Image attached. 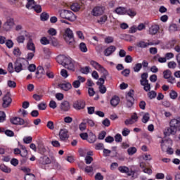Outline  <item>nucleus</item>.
I'll return each mask as SVG.
<instances>
[{"instance_id":"obj_1","label":"nucleus","mask_w":180,"mask_h":180,"mask_svg":"<svg viewBox=\"0 0 180 180\" xmlns=\"http://www.w3.org/2000/svg\"><path fill=\"white\" fill-rule=\"evenodd\" d=\"M90 65L95 68V70H97L99 72L103 74L101 77L98 79L97 82V85H99V86H103V84H105V79H106V77L109 75V73L108 72V70L103 68L101 64H99L98 62L95 60H91L90 62Z\"/></svg>"},{"instance_id":"obj_2","label":"nucleus","mask_w":180,"mask_h":180,"mask_svg":"<svg viewBox=\"0 0 180 180\" xmlns=\"http://www.w3.org/2000/svg\"><path fill=\"white\" fill-rule=\"evenodd\" d=\"M57 61L61 65H63L65 68L70 70V71H75V61L72 60L70 56H59L57 58Z\"/></svg>"},{"instance_id":"obj_3","label":"nucleus","mask_w":180,"mask_h":180,"mask_svg":"<svg viewBox=\"0 0 180 180\" xmlns=\"http://www.w3.org/2000/svg\"><path fill=\"white\" fill-rule=\"evenodd\" d=\"M176 131H180V118L173 119L169 122V127L165 131V135L171 136L176 134Z\"/></svg>"},{"instance_id":"obj_4","label":"nucleus","mask_w":180,"mask_h":180,"mask_svg":"<svg viewBox=\"0 0 180 180\" xmlns=\"http://www.w3.org/2000/svg\"><path fill=\"white\" fill-rule=\"evenodd\" d=\"M59 15L60 18L67 19V20L70 22H75V20H77V16L70 10H61L59 11Z\"/></svg>"},{"instance_id":"obj_5","label":"nucleus","mask_w":180,"mask_h":180,"mask_svg":"<svg viewBox=\"0 0 180 180\" xmlns=\"http://www.w3.org/2000/svg\"><path fill=\"white\" fill-rule=\"evenodd\" d=\"M29 65V62L25 59H18L15 63V72H20L23 70H26Z\"/></svg>"},{"instance_id":"obj_6","label":"nucleus","mask_w":180,"mask_h":180,"mask_svg":"<svg viewBox=\"0 0 180 180\" xmlns=\"http://www.w3.org/2000/svg\"><path fill=\"white\" fill-rule=\"evenodd\" d=\"M63 39L68 44H70V46L74 45V33L72 32V30H71V29L67 28L65 30Z\"/></svg>"},{"instance_id":"obj_7","label":"nucleus","mask_w":180,"mask_h":180,"mask_svg":"<svg viewBox=\"0 0 180 180\" xmlns=\"http://www.w3.org/2000/svg\"><path fill=\"white\" fill-rule=\"evenodd\" d=\"M141 78L140 81L141 85L143 86L144 91H146V92H148V91L151 89V86L150 83H148V79H147V78H148V73L147 72L143 73L141 76Z\"/></svg>"},{"instance_id":"obj_8","label":"nucleus","mask_w":180,"mask_h":180,"mask_svg":"<svg viewBox=\"0 0 180 180\" xmlns=\"http://www.w3.org/2000/svg\"><path fill=\"white\" fill-rule=\"evenodd\" d=\"M25 37L29 39L27 43V49L33 53H36V46H34V43H33V39H32L30 34L29 32H25Z\"/></svg>"},{"instance_id":"obj_9","label":"nucleus","mask_w":180,"mask_h":180,"mask_svg":"<svg viewBox=\"0 0 180 180\" xmlns=\"http://www.w3.org/2000/svg\"><path fill=\"white\" fill-rule=\"evenodd\" d=\"M157 44H159V43L146 42L144 41H139L136 44V46L137 47H140V49H146V47H148V46H157Z\"/></svg>"},{"instance_id":"obj_10","label":"nucleus","mask_w":180,"mask_h":180,"mask_svg":"<svg viewBox=\"0 0 180 180\" xmlns=\"http://www.w3.org/2000/svg\"><path fill=\"white\" fill-rule=\"evenodd\" d=\"M12 103V98H11V94L7 93L3 98V107L8 108L9 105Z\"/></svg>"},{"instance_id":"obj_11","label":"nucleus","mask_w":180,"mask_h":180,"mask_svg":"<svg viewBox=\"0 0 180 180\" xmlns=\"http://www.w3.org/2000/svg\"><path fill=\"white\" fill-rule=\"evenodd\" d=\"M126 98H127V106L128 108H131L133 106V102H134V98H133V91L128 92Z\"/></svg>"},{"instance_id":"obj_12","label":"nucleus","mask_w":180,"mask_h":180,"mask_svg":"<svg viewBox=\"0 0 180 180\" xmlns=\"http://www.w3.org/2000/svg\"><path fill=\"white\" fill-rule=\"evenodd\" d=\"M73 108L76 109V110H81V109H84L85 108V101L83 100H78L73 103Z\"/></svg>"},{"instance_id":"obj_13","label":"nucleus","mask_w":180,"mask_h":180,"mask_svg":"<svg viewBox=\"0 0 180 180\" xmlns=\"http://www.w3.org/2000/svg\"><path fill=\"white\" fill-rule=\"evenodd\" d=\"M39 162L42 165H49V164H52L53 162V158L50 159L47 155L42 156L39 159Z\"/></svg>"},{"instance_id":"obj_14","label":"nucleus","mask_w":180,"mask_h":180,"mask_svg":"<svg viewBox=\"0 0 180 180\" xmlns=\"http://www.w3.org/2000/svg\"><path fill=\"white\" fill-rule=\"evenodd\" d=\"M69 137L68 130L65 129H60L59 132V139L61 141H65Z\"/></svg>"},{"instance_id":"obj_15","label":"nucleus","mask_w":180,"mask_h":180,"mask_svg":"<svg viewBox=\"0 0 180 180\" xmlns=\"http://www.w3.org/2000/svg\"><path fill=\"white\" fill-rule=\"evenodd\" d=\"M58 88L62 91H70L72 88V85L70 82L60 83L58 85Z\"/></svg>"},{"instance_id":"obj_16","label":"nucleus","mask_w":180,"mask_h":180,"mask_svg":"<svg viewBox=\"0 0 180 180\" xmlns=\"http://www.w3.org/2000/svg\"><path fill=\"white\" fill-rule=\"evenodd\" d=\"M116 51V46L111 45L104 50V56L109 57Z\"/></svg>"},{"instance_id":"obj_17","label":"nucleus","mask_w":180,"mask_h":180,"mask_svg":"<svg viewBox=\"0 0 180 180\" xmlns=\"http://www.w3.org/2000/svg\"><path fill=\"white\" fill-rule=\"evenodd\" d=\"M11 122L13 124H16L18 126H22L26 122L25 120L18 117L11 118Z\"/></svg>"},{"instance_id":"obj_18","label":"nucleus","mask_w":180,"mask_h":180,"mask_svg":"<svg viewBox=\"0 0 180 180\" xmlns=\"http://www.w3.org/2000/svg\"><path fill=\"white\" fill-rule=\"evenodd\" d=\"M93 16H101L103 13V7L96 6L95 7L91 12Z\"/></svg>"},{"instance_id":"obj_19","label":"nucleus","mask_w":180,"mask_h":180,"mask_svg":"<svg viewBox=\"0 0 180 180\" xmlns=\"http://www.w3.org/2000/svg\"><path fill=\"white\" fill-rule=\"evenodd\" d=\"M119 172H122V174H129V176L131 175H134V172L133 170H130L129 167L126 166H121L118 168Z\"/></svg>"},{"instance_id":"obj_20","label":"nucleus","mask_w":180,"mask_h":180,"mask_svg":"<svg viewBox=\"0 0 180 180\" xmlns=\"http://www.w3.org/2000/svg\"><path fill=\"white\" fill-rule=\"evenodd\" d=\"M18 147L20 150V155L22 157V158H26V157H27V149H26V146L18 142Z\"/></svg>"},{"instance_id":"obj_21","label":"nucleus","mask_w":180,"mask_h":180,"mask_svg":"<svg viewBox=\"0 0 180 180\" xmlns=\"http://www.w3.org/2000/svg\"><path fill=\"white\" fill-rule=\"evenodd\" d=\"M13 26H15V20H13V18H8L4 24V27H6V30L12 29Z\"/></svg>"},{"instance_id":"obj_22","label":"nucleus","mask_w":180,"mask_h":180,"mask_svg":"<svg viewBox=\"0 0 180 180\" xmlns=\"http://www.w3.org/2000/svg\"><path fill=\"white\" fill-rule=\"evenodd\" d=\"M140 168H141L143 172L145 174H152L153 171L151 169L147 168V165L146 164V162H142L140 163Z\"/></svg>"},{"instance_id":"obj_23","label":"nucleus","mask_w":180,"mask_h":180,"mask_svg":"<svg viewBox=\"0 0 180 180\" xmlns=\"http://www.w3.org/2000/svg\"><path fill=\"white\" fill-rule=\"evenodd\" d=\"M71 109V106L70 105V103L68 101H63L60 104V110L63 112H68Z\"/></svg>"},{"instance_id":"obj_24","label":"nucleus","mask_w":180,"mask_h":180,"mask_svg":"<svg viewBox=\"0 0 180 180\" xmlns=\"http://www.w3.org/2000/svg\"><path fill=\"white\" fill-rule=\"evenodd\" d=\"M168 144L172 145V140L171 139L162 140L161 141L162 150H165V148L168 147Z\"/></svg>"},{"instance_id":"obj_25","label":"nucleus","mask_w":180,"mask_h":180,"mask_svg":"<svg viewBox=\"0 0 180 180\" xmlns=\"http://www.w3.org/2000/svg\"><path fill=\"white\" fill-rule=\"evenodd\" d=\"M158 30H160V27L158 25H152L149 28V33L150 34H156V33L158 32Z\"/></svg>"},{"instance_id":"obj_26","label":"nucleus","mask_w":180,"mask_h":180,"mask_svg":"<svg viewBox=\"0 0 180 180\" xmlns=\"http://www.w3.org/2000/svg\"><path fill=\"white\" fill-rule=\"evenodd\" d=\"M115 13H117V15H126L127 13V8L124 7H117L115 9Z\"/></svg>"},{"instance_id":"obj_27","label":"nucleus","mask_w":180,"mask_h":180,"mask_svg":"<svg viewBox=\"0 0 180 180\" xmlns=\"http://www.w3.org/2000/svg\"><path fill=\"white\" fill-rule=\"evenodd\" d=\"M119 102H120L119 96H114L110 101V104L112 106H117V105H119Z\"/></svg>"},{"instance_id":"obj_28","label":"nucleus","mask_w":180,"mask_h":180,"mask_svg":"<svg viewBox=\"0 0 180 180\" xmlns=\"http://www.w3.org/2000/svg\"><path fill=\"white\" fill-rule=\"evenodd\" d=\"M169 33H175V32H178V25L176 24H171L169 27Z\"/></svg>"},{"instance_id":"obj_29","label":"nucleus","mask_w":180,"mask_h":180,"mask_svg":"<svg viewBox=\"0 0 180 180\" xmlns=\"http://www.w3.org/2000/svg\"><path fill=\"white\" fill-rule=\"evenodd\" d=\"M26 36L25 35H18L15 40L17 41V43H18V44H23V43H25V40H26Z\"/></svg>"},{"instance_id":"obj_30","label":"nucleus","mask_w":180,"mask_h":180,"mask_svg":"<svg viewBox=\"0 0 180 180\" xmlns=\"http://www.w3.org/2000/svg\"><path fill=\"white\" fill-rule=\"evenodd\" d=\"M79 50L82 53H86L88 51V48L86 47V44L85 43L82 42L79 44Z\"/></svg>"},{"instance_id":"obj_31","label":"nucleus","mask_w":180,"mask_h":180,"mask_svg":"<svg viewBox=\"0 0 180 180\" xmlns=\"http://www.w3.org/2000/svg\"><path fill=\"white\" fill-rule=\"evenodd\" d=\"M33 99H34V101H37V102H40V101H41V99H43V94H34L32 96Z\"/></svg>"},{"instance_id":"obj_32","label":"nucleus","mask_w":180,"mask_h":180,"mask_svg":"<svg viewBox=\"0 0 180 180\" xmlns=\"http://www.w3.org/2000/svg\"><path fill=\"white\" fill-rule=\"evenodd\" d=\"M129 155H134L137 153V148L136 147H130L127 149Z\"/></svg>"},{"instance_id":"obj_33","label":"nucleus","mask_w":180,"mask_h":180,"mask_svg":"<svg viewBox=\"0 0 180 180\" xmlns=\"http://www.w3.org/2000/svg\"><path fill=\"white\" fill-rule=\"evenodd\" d=\"M35 6H36V3L34 2V0L29 1L26 4V8L27 9H33Z\"/></svg>"},{"instance_id":"obj_34","label":"nucleus","mask_w":180,"mask_h":180,"mask_svg":"<svg viewBox=\"0 0 180 180\" xmlns=\"http://www.w3.org/2000/svg\"><path fill=\"white\" fill-rule=\"evenodd\" d=\"M0 169L3 172H6V174L11 173V169L7 167L6 165H0Z\"/></svg>"},{"instance_id":"obj_35","label":"nucleus","mask_w":180,"mask_h":180,"mask_svg":"<svg viewBox=\"0 0 180 180\" xmlns=\"http://www.w3.org/2000/svg\"><path fill=\"white\" fill-rule=\"evenodd\" d=\"M126 15H128V16H130V18H134V16L137 15V13L134 10L127 9Z\"/></svg>"},{"instance_id":"obj_36","label":"nucleus","mask_w":180,"mask_h":180,"mask_svg":"<svg viewBox=\"0 0 180 180\" xmlns=\"http://www.w3.org/2000/svg\"><path fill=\"white\" fill-rule=\"evenodd\" d=\"M52 163L53 168L55 169H61V165L57 161H56V159L54 158H52Z\"/></svg>"},{"instance_id":"obj_37","label":"nucleus","mask_w":180,"mask_h":180,"mask_svg":"<svg viewBox=\"0 0 180 180\" xmlns=\"http://www.w3.org/2000/svg\"><path fill=\"white\" fill-rule=\"evenodd\" d=\"M70 9L73 11V12H78V11H79L80 9L79 4H78L77 3H74L71 6Z\"/></svg>"},{"instance_id":"obj_38","label":"nucleus","mask_w":180,"mask_h":180,"mask_svg":"<svg viewBox=\"0 0 180 180\" xmlns=\"http://www.w3.org/2000/svg\"><path fill=\"white\" fill-rule=\"evenodd\" d=\"M87 141L89 143H95V141H96V136H95V134L91 133L89 135V138H87Z\"/></svg>"},{"instance_id":"obj_39","label":"nucleus","mask_w":180,"mask_h":180,"mask_svg":"<svg viewBox=\"0 0 180 180\" xmlns=\"http://www.w3.org/2000/svg\"><path fill=\"white\" fill-rule=\"evenodd\" d=\"M141 68H143V65H141V63H136L133 68V70L134 72H140Z\"/></svg>"},{"instance_id":"obj_40","label":"nucleus","mask_w":180,"mask_h":180,"mask_svg":"<svg viewBox=\"0 0 180 180\" xmlns=\"http://www.w3.org/2000/svg\"><path fill=\"white\" fill-rule=\"evenodd\" d=\"M41 20L43 22H46V20H49V18H50V15L47 13H42L40 15Z\"/></svg>"},{"instance_id":"obj_41","label":"nucleus","mask_w":180,"mask_h":180,"mask_svg":"<svg viewBox=\"0 0 180 180\" xmlns=\"http://www.w3.org/2000/svg\"><path fill=\"white\" fill-rule=\"evenodd\" d=\"M150 120V114L148 112H146L142 117V122L147 123Z\"/></svg>"},{"instance_id":"obj_42","label":"nucleus","mask_w":180,"mask_h":180,"mask_svg":"<svg viewBox=\"0 0 180 180\" xmlns=\"http://www.w3.org/2000/svg\"><path fill=\"white\" fill-rule=\"evenodd\" d=\"M106 20H108V16L103 15L99 18V20H98V23H99L100 25H103V23L106 22Z\"/></svg>"},{"instance_id":"obj_43","label":"nucleus","mask_w":180,"mask_h":180,"mask_svg":"<svg viewBox=\"0 0 180 180\" xmlns=\"http://www.w3.org/2000/svg\"><path fill=\"white\" fill-rule=\"evenodd\" d=\"M37 108L39 110H46L47 109V104L45 103H40L38 104Z\"/></svg>"},{"instance_id":"obj_44","label":"nucleus","mask_w":180,"mask_h":180,"mask_svg":"<svg viewBox=\"0 0 180 180\" xmlns=\"http://www.w3.org/2000/svg\"><path fill=\"white\" fill-rule=\"evenodd\" d=\"M95 168V165H91V166H86L84 169L85 172H87V174H89V172H92L94 171V169Z\"/></svg>"},{"instance_id":"obj_45","label":"nucleus","mask_w":180,"mask_h":180,"mask_svg":"<svg viewBox=\"0 0 180 180\" xmlns=\"http://www.w3.org/2000/svg\"><path fill=\"white\" fill-rule=\"evenodd\" d=\"M40 43L44 46H46L47 44H50V41L47 39V37H44L40 39Z\"/></svg>"},{"instance_id":"obj_46","label":"nucleus","mask_w":180,"mask_h":180,"mask_svg":"<svg viewBox=\"0 0 180 180\" xmlns=\"http://www.w3.org/2000/svg\"><path fill=\"white\" fill-rule=\"evenodd\" d=\"M82 74L88 75L91 72V68L89 66H86L85 68H82L81 69Z\"/></svg>"},{"instance_id":"obj_47","label":"nucleus","mask_w":180,"mask_h":180,"mask_svg":"<svg viewBox=\"0 0 180 180\" xmlns=\"http://www.w3.org/2000/svg\"><path fill=\"white\" fill-rule=\"evenodd\" d=\"M163 75H164V78H165L166 79H168V78H171V70H167L163 72Z\"/></svg>"},{"instance_id":"obj_48","label":"nucleus","mask_w":180,"mask_h":180,"mask_svg":"<svg viewBox=\"0 0 180 180\" xmlns=\"http://www.w3.org/2000/svg\"><path fill=\"white\" fill-rule=\"evenodd\" d=\"M25 180H36V176L33 174H27L25 177Z\"/></svg>"},{"instance_id":"obj_49","label":"nucleus","mask_w":180,"mask_h":180,"mask_svg":"<svg viewBox=\"0 0 180 180\" xmlns=\"http://www.w3.org/2000/svg\"><path fill=\"white\" fill-rule=\"evenodd\" d=\"M122 134L124 136V137H127V136L130 134V129L128 128H124L122 131Z\"/></svg>"},{"instance_id":"obj_50","label":"nucleus","mask_w":180,"mask_h":180,"mask_svg":"<svg viewBox=\"0 0 180 180\" xmlns=\"http://www.w3.org/2000/svg\"><path fill=\"white\" fill-rule=\"evenodd\" d=\"M4 134L6 136H8V137H13L15 136V133H13L12 130L9 129L5 130Z\"/></svg>"},{"instance_id":"obj_51","label":"nucleus","mask_w":180,"mask_h":180,"mask_svg":"<svg viewBox=\"0 0 180 180\" xmlns=\"http://www.w3.org/2000/svg\"><path fill=\"white\" fill-rule=\"evenodd\" d=\"M7 85L9 88H16V82H15V81L8 80L7 82Z\"/></svg>"},{"instance_id":"obj_52","label":"nucleus","mask_w":180,"mask_h":180,"mask_svg":"<svg viewBox=\"0 0 180 180\" xmlns=\"http://www.w3.org/2000/svg\"><path fill=\"white\" fill-rule=\"evenodd\" d=\"M169 96L171 99H175L176 98H178V93L174 90H172L169 93Z\"/></svg>"},{"instance_id":"obj_53","label":"nucleus","mask_w":180,"mask_h":180,"mask_svg":"<svg viewBox=\"0 0 180 180\" xmlns=\"http://www.w3.org/2000/svg\"><path fill=\"white\" fill-rule=\"evenodd\" d=\"M6 118V115L4 111H0V123L5 122V119Z\"/></svg>"},{"instance_id":"obj_54","label":"nucleus","mask_w":180,"mask_h":180,"mask_svg":"<svg viewBox=\"0 0 180 180\" xmlns=\"http://www.w3.org/2000/svg\"><path fill=\"white\" fill-rule=\"evenodd\" d=\"M39 74H40L41 75H44V69L41 66H39L37 68V71L36 72V75H39Z\"/></svg>"},{"instance_id":"obj_55","label":"nucleus","mask_w":180,"mask_h":180,"mask_svg":"<svg viewBox=\"0 0 180 180\" xmlns=\"http://www.w3.org/2000/svg\"><path fill=\"white\" fill-rule=\"evenodd\" d=\"M115 140L116 143H122L123 140L122 138V135L120 134H117L115 136Z\"/></svg>"},{"instance_id":"obj_56","label":"nucleus","mask_w":180,"mask_h":180,"mask_svg":"<svg viewBox=\"0 0 180 180\" xmlns=\"http://www.w3.org/2000/svg\"><path fill=\"white\" fill-rule=\"evenodd\" d=\"M48 33L49 34H50L51 36H56L57 34V30L54 28H50L48 30Z\"/></svg>"},{"instance_id":"obj_57","label":"nucleus","mask_w":180,"mask_h":180,"mask_svg":"<svg viewBox=\"0 0 180 180\" xmlns=\"http://www.w3.org/2000/svg\"><path fill=\"white\" fill-rule=\"evenodd\" d=\"M46 127H48L49 130H54V122H53V121H49Z\"/></svg>"},{"instance_id":"obj_58","label":"nucleus","mask_w":180,"mask_h":180,"mask_svg":"<svg viewBox=\"0 0 180 180\" xmlns=\"http://www.w3.org/2000/svg\"><path fill=\"white\" fill-rule=\"evenodd\" d=\"M27 67L30 72H34L36 71V65L34 64H31Z\"/></svg>"},{"instance_id":"obj_59","label":"nucleus","mask_w":180,"mask_h":180,"mask_svg":"<svg viewBox=\"0 0 180 180\" xmlns=\"http://www.w3.org/2000/svg\"><path fill=\"white\" fill-rule=\"evenodd\" d=\"M105 137H106V131H103L98 134V140H103V139H105Z\"/></svg>"},{"instance_id":"obj_60","label":"nucleus","mask_w":180,"mask_h":180,"mask_svg":"<svg viewBox=\"0 0 180 180\" xmlns=\"http://www.w3.org/2000/svg\"><path fill=\"white\" fill-rule=\"evenodd\" d=\"M6 46H7L8 49H12L13 47V41H12L11 39L7 40L6 41Z\"/></svg>"},{"instance_id":"obj_61","label":"nucleus","mask_w":180,"mask_h":180,"mask_svg":"<svg viewBox=\"0 0 180 180\" xmlns=\"http://www.w3.org/2000/svg\"><path fill=\"white\" fill-rule=\"evenodd\" d=\"M60 75L63 77V78H68V72L65 69H63L60 71Z\"/></svg>"},{"instance_id":"obj_62","label":"nucleus","mask_w":180,"mask_h":180,"mask_svg":"<svg viewBox=\"0 0 180 180\" xmlns=\"http://www.w3.org/2000/svg\"><path fill=\"white\" fill-rule=\"evenodd\" d=\"M168 67L169 68H176V63L174 62V61H170L168 63Z\"/></svg>"},{"instance_id":"obj_63","label":"nucleus","mask_w":180,"mask_h":180,"mask_svg":"<svg viewBox=\"0 0 180 180\" xmlns=\"http://www.w3.org/2000/svg\"><path fill=\"white\" fill-rule=\"evenodd\" d=\"M165 58H166V60H171V58H174V53L169 52V53H167L165 55Z\"/></svg>"},{"instance_id":"obj_64","label":"nucleus","mask_w":180,"mask_h":180,"mask_svg":"<svg viewBox=\"0 0 180 180\" xmlns=\"http://www.w3.org/2000/svg\"><path fill=\"white\" fill-rule=\"evenodd\" d=\"M96 180H103V176L100 172L96 174L95 175Z\"/></svg>"}]
</instances>
